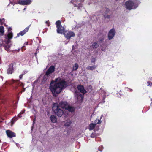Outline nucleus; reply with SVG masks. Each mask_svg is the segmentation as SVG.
Returning <instances> with one entry per match:
<instances>
[{"label": "nucleus", "mask_w": 152, "mask_h": 152, "mask_svg": "<svg viewBox=\"0 0 152 152\" xmlns=\"http://www.w3.org/2000/svg\"><path fill=\"white\" fill-rule=\"evenodd\" d=\"M66 83L64 80L58 78L54 81H52L50 84L49 88L54 96L59 94L62 90L65 88L67 86Z\"/></svg>", "instance_id": "1"}, {"label": "nucleus", "mask_w": 152, "mask_h": 152, "mask_svg": "<svg viewBox=\"0 0 152 152\" xmlns=\"http://www.w3.org/2000/svg\"><path fill=\"white\" fill-rule=\"evenodd\" d=\"M138 5L137 1L136 0H129L125 4L126 8L129 10L135 9L137 7Z\"/></svg>", "instance_id": "2"}, {"label": "nucleus", "mask_w": 152, "mask_h": 152, "mask_svg": "<svg viewBox=\"0 0 152 152\" xmlns=\"http://www.w3.org/2000/svg\"><path fill=\"white\" fill-rule=\"evenodd\" d=\"M53 110L55 113L59 117L61 116L63 114V110L60 108V107L57 103L54 104Z\"/></svg>", "instance_id": "3"}, {"label": "nucleus", "mask_w": 152, "mask_h": 152, "mask_svg": "<svg viewBox=\"0 0 152 152\" xmlns=\"http://www.w3.org/2000/svg\"><path fill=\"white\" fill-rule=\"evenodd\" d=\"M58 105L60 107L67 110L69 111L73 112L74 110V108L70 106L66 102H61Z\"/></svg>", "instance_id": "4"}, {"label": "nucleus", "mask_w": 152, "mask_h": 152, "mask_svg": "<svg viewBox=\"0 0 152 152\" xmlns=\"http://www.w3.org/2000/svg\"><path fill=\"white\" fill-rule=\"evenodd\" d=\"M55 67L53 66H51L47 71L45 75L44 76L43 80L45 82L48 78V76L51 74L53 73L55 70Z\"/></svg>", "instance_id": "5"}, {"label": "nucleus", "mask_w": 152, "mask_h": 152, "mask_svg": "<svg viewBox=\"0 0 152 152\" xmlns=\"http://www.w3.org/2000/svg\"><path fill=\"white\" fill-rule=\"evenodd\" d=\"M57 26V32L58 33L62 34L64 32V28L61 25V22L60 21H58L56 22Z\"/></svg>", "instance_id": "6"}, {"label": "nucleus", "mask_w": 152, "mask_h": 152, "mask_svg": "<svg viewBox=\"0 0 152 152\" xmlns=\"http://www.w3.org/2000/svg\"><path fill=\"white\" fill-rule=\"evenodd\" d=\"M64 34L67 39H69L72 37H74L75 36V34L73 32L68 31H64Z\"/></svg>", "instance_id": "7"}, {"label": "nucleus", "mask_w": 152, "mask_h": 152, "mask_svg": "<svg viewBox=\"0 0 152 152\" xmlns=\"http://www.w3.org/2000/svg\"><path fill=\"white\" fill-rule=\"evenodd\" d=\"M31 1L32 0H20L18 3L21 5H26L30 4Z\"/></svg>", "instance_id": "8"}, {"label": "nucleus", "mask_w": 152, "mask_h": 152, "mask_svg": "<svg viewBox=\"0 0 152 152\" xmlns=\"http://www.w3.org/2000/svg\"><path fill=\"white\" fill-rule=\"evenodd\" d=\"M115 34V30L114 29H112L109 31L108 37L109 39H111L114 37Z\"/></svg>", "instance_id": "9"}, {"label": "nucleus", "mask_w": 152, "mask_h": 152, "mask_svg": "<svg viewBox=\"0 0 152 152\" xmlns=\"http://www.w3.org/2000/svg\"><path fill=\"white\" fill-rule=\"evenodd\" d=\"M6 134L7 136L10 138L15 137V134L10 130H7L6 131Z\"/></svg>", "instance_id": "10"}, {"label": "nucleus", "mask_w": 152, "mask_h": 152, "mask_svg": "<svg viewBox=\"0 0 152 152\" xmlns=\"http://www.w3.org/2000/svg\"><path fill=\"white\" fill-rule=\"evenodd\" d=\"M77 88L78 90L83 94H85L86 92V90L84 89L83 86L82 85H79L77 86Z\"/></svg>", "instance_id": "11"}, {"label": "nucleus", "mask_w": 152, "mask_h": 152, "mask_svg": "<svg viewBox=\"0 0 152 152\" xmlns=\"http://www.w3.org/2000/svg\"><path fill=\"white\" fill-rule=\"evenodd\" d=\"M13 72V65L12 64L10 65L9 67L7 70V73L11 74Z\"/></svg>", "instance_id": "12"}, {"label": "nucleus", "mask_w": 152, "mask_h": 152, "mask_svg": "<svg viewBox=\"0 0 152 152\" xmlns=\"http://www.w3.org/2000/svg\"><path fill=\"white\" fill-rule=\"evenodd\" d=\"M29 28V27H27L24 30L20 32L18 34H17L18 36H19V35H23L28 31Z\"/></svg>", "instance_id": "13"}, {"label": "nucleus", "mask_w": 152, "mask_h": 152, "mask_svg": "<svg viewBox=\"0 0 152 152\" xmlns=\"http://www.w3.org/2000/svg\"><path fill=\"white\" fill-rule=\"evenodd\" d=\"M50 119L52 123H55L57 122V121L56 117L53 115H51L50 117Z\"/></svg>", "instance_id": "14"}, {"label": "nucleus", "mask_w": 152, "mask_h": 152, "mask_svg": "<svg viewBox=\"0 0 152 152\" xmlns=\"http://www.w3.org/2000/svg\"><path fill=\"white\" fill-rule=\"evenodd\" d=\"M96 124L93 123H91L90 125L89 129L90 130H92L94 129L96 126Z\"/></svg>", "instance_id": "15"}, {"label": "nucleus", "mask_w": 152, "mask_h": 152, "mask_svg": "<svg viewBox=\"0 0 152 152\" xmlns=\"http://www.w3.org/2000/svg\"><path fill=\"white\" fill-rule=\"evenodd\" d=\"M96 66L95 65L93 66H88L86 67V69L89 70H93L96 69Z\"/></svg>", "instance_id": "16"}, {"label": "nucleus", "mask_w": 152, "mask_h": 152, "mask_svg": "<svg viewBox=\"0 0 152 152\" xmlns=\"http://www.w3.org/2000/svg\"><path fill=\"white\" fill-rule=\"evenodd\" d=\"M71 123V121L70 120H67L66 121L65 124V126H69Z\"/></svg>", "instance_id": "17"}, {"label": "nucleus", "mask_w": 152, "mask_h": 152, "mask_svg": "<svg viewBox=\"0 0 152 152\" xmlns=\"http://www.w3.org/2000/svg\"><path fill=\"white\" fill-rule=\"evenodd\" d=\"M4 32V27L2 26H0V34H3Z\"/></svg>", "instance_id": "18"}, {"label": "nucleus", "mask_w": 152, "mask_h": 152, "mask_svg": "<svg viewBox=\"0 0 152 152\" xmlns=\"http://www.w3.org/2000/svg\"><path fill=\"white\" fill-rule=\"evenodd\" d=\"M98 45L97 43L94 42L92 45V47L93 48H96L98 47Z\"/></svg>", "instance_id": "19"}, {"label": "nucleus", "mask_w": 152, "mask_h": 152, "mask_svg": "<svg viewBox=\"0 0 152 152\" xmlns=\"http://www.w3.org/2000/svg\"><path fill=\"white\" fill-rule=\"evenodd\" d=\"M78 65L77 64H75L73 66V70H76L78 68Z\"/></svg>", "instance_id": "20"}, {"label": "nucleus", "mask_w": 152, "mask_h": 152, "mask_svg": "<svg viewBox=\"0 0 152 152\" xmlns=\"http://www.w3.org/2000/svg\"><path fill=\"white\" fill-rule=\"evenodd\" d=\"M83 97V95L80 94L79 95H78L77 96V99L78 100H82Z\"/></svg>", "instance_id": "21"}, {"label": "nucleus", "mask_w": 152, "mask_h": 152, "mask_svg": "<svg viewBox=\"0 0 152 152\" xmlns=\"http://www.w3.org/2000/svg\"><path fill=\"white\" fill-rule=\"evenodd\" d=\"M12 34L11 32H9V33L7 35V37L8 39H10L12 38Z\"/></svg>", "instance_id": "22"}, {"label": "nucleus", "mask_w": 152, "mask_h": 152, "mask_svg": "<svg viewBox=\"0 0 152 152\" xmlns=\"http://www.w3.org/2000/svg\"><path fill=\"white\" fill-rule=\"evenodd\" d=\"M5 20L3 18L0 19V24H4Z\"/></svg>", "instance_id": "23"}, {"label": "nucleus", "mask_w": 152, "mask_h": 152, "mask_svg": "<svg viewBox=\"0 0 152 152\" xmlns=\"http://www.w3.org/2000/svg\"><path fill=\"white\" fill-rule=\"evenodd\" d=\"M10 46L9 45H6L5 46L4 48L6 50H8L10 48Z\"/></svg>", "instance_id": "24"}, {"label": "nucleus", "mask_w": 152, "mask_h": 152, "mask_svg": "<svg viewBox=\"0 0 152 152\" xmlns=\"http://www.w3.org/2000/svg\"><path fill=\"white\" fill-rule=\"evenodd\" d=\"M102 115L101 116L100 118V119H101L102 117ZM102 121H100V120H98V122L97 123V124H99L101 123Z\"/></svg>", "instance_id": "25"}, {"label": "nucleus", "mask_w": 152, "mask_h": 152, "mask_svg": "<svg viewBox=\"0 0 152 152\" xmlns=\"http://www.w3.org/2000/svg\"><path fill=\"white\" fill-rule=\"evenodd\" d=\"M95 134L94 133L92 134L91 135V137L94 138V137H95Z\"/></svg>", "instance_id": "26"}, {"label": "nucleus", "mask_w": 152, "mask_h": 152, "mask_svg": "<svg viewBox=\"0 0 152 152\" xmlns=\"http://www.w3.org/2000/svg\"><path fill=\"white\" fill-rule=\"evenodd\" d=\"M74 4H75V6H78L80 5V3H79L78 2H77V3L76 4L75 3H74Z\"/></svg>", "instance_id": "27"}, {"label": "nucleus", "mask_w": 152, "mask_h": 152, "mask_svg": "<svg viewBox=\"0 0 152 152\" xmlns=\"http://www.w3.org/2000/svg\"><path fill=\"white\" fill-rule=\"evenodd\" d=\"M23 75V74H21L19 76V78L20 79H21L22 78Z\"/></svg>", "instance_id": "28"}, {"label": "nucleus", "mask_w": 152, "mask_h": 152, "mask_svg": "<svg viewBox=\"0 0 152 152\" xmlns=\"http://www.w3.org/2000/svg\"><path fill=\"white\" fill-rule=\"evenodd\" d=\"M95 59L94 58H93L92 59V60L91 61V62H95Z\"/></svg>", "instance_id": "29"}, {"label": "nucleus", "mask_w": 152, "mask_h": 152, "mask_svg": "<svg viewBox=\"0 0 152 152\" xmlns=\"http://www.w3.org/2000/svg\"><path fill=\"white\" fill-rule=\"evenodd\" d=\"M11 30V28H9L8 29V31L10 32V31Z\"/></svg>", "instance_id": "30"}, {"label": "nucleus", "mask_w": 152, "mask_h": 152, "mask_svg": "<svg viewBox=\"0 0 152 152\" xmlns=\"http://www.w3.org/2000/svg\"><path fill=\"white\" fill-rule=\"evenodd\" d=\"M21 114V113H20L18 115V116L19 117H21L20 116V115Z\"/></svg>", "instance_id": "31"}, {"label": "nucleus", "mask_w": 152, "mask_h": 152, "mask_svg": "<svg viewBox=\"0 0 152 152\" xmlns=\"http://www.w3.org/2000/svg\"><path fill=\"white\" fill-rule=\"evenodd\" d=\"M14 121H13V120H12V124H13L14 122Z\"/></svg>", "instance_id": "32"}, {"label": "nucleus", "mask_w": 152, "mask_h": 152, "mask_svg": "<svg viewBox=\"0 0 152 152\" xmlns=\"http://www.w3.org/2000/svg\"><path fill=\"white\" fill-rule=\"evenodd\" d=\"M147 83L148 84V86L150 85V83L149 82H147Z\"/></svg>", "instance_id": "33"}, {"label": "nucleus", "mask_w": 152, "mask_h": 152, "mask_svg": "<svg viewBox=\"0 0 152 152\" xmlns=\"http://www.w3.org/2000/svg\"><path fill=\"white\" fill-rule=\"evenodd\" d=\"M23 85V83H20V86H21V85Z\"/></svg>", "instance_id": "34"}, {"label": "nucleus", "mask_w": 152, "mask_h": 152, "mask_svg": "<svg viewBox=\"0 0 152 152\" xmlns=\"http://www.w3.org/2000/svg\"><path fill=\"white\" fill-rule=\"evenodd\" d=\"M48 23V21H46V23H47V24Z\"/></svg>", "instance_id": "35"}, {"label": "nucleus", "mask_w": 152, "mask_h": 152, "mask_svg": "<svg viewBox=\"0 0 152 152\" xmlns=\"http://www.w3.org/2000/svg\"><path fill=\"white\" fill-rule=\"evenodd\" d=\"M26 10V8H24V9H23V10Z\"/></svg>", "instance_id": "36"}, {"label": "nucleus", "mask_w": 152, "mask_h": 152, "mask_svg": "<svg viewBox=\"0 0 152 152\" xmlns=\"http://www.w3.org/2000/svg\"><path fill=\"white\" fill-rule=\"evenodd\" d=\"M96 121H97V120H95V122H96Z\"/></svg>", "instance_id": "37"}, {"label": "nucleus", "mask_w": 152, "mask_h": 152, "mask_svg": "<svg viewBox=\"0 0 152 152\" xmlns=\"http://www.w3.org/2000/svg\"><path fill=\"white\" fill-rule=\"evenodd\" d=\"M74 2V1L72 2V3H73Z\"/></svg>", "instance_id": "38"}]
</instances>
